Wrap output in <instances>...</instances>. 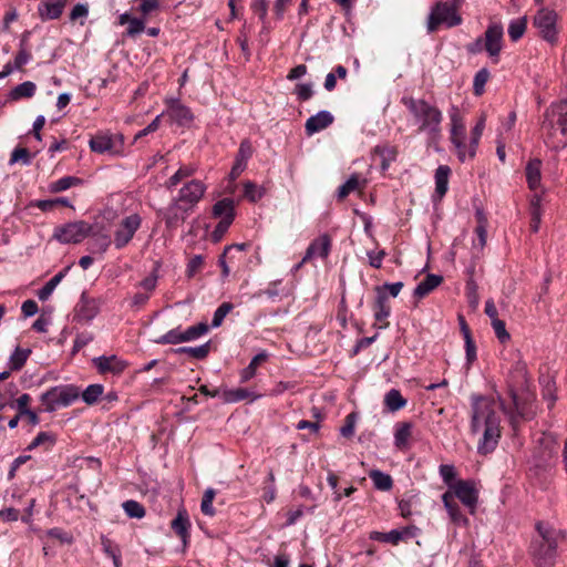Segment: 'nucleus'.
Listing matches in <instances>:
<instances>
[{"mask_svg":"<svg viewBox=\"0 0 567 567\" xmlns=\"http://www.w3.org/2000/svg\"><path fill=\"white\" fill-rule=\"evenodd\" d=\"M30 353H31V350H29V349H21L19 347L16 348L14 352L10 357L11 370H20L24 365Z\"/></svg>","mask_w":567,"mask_h":567,"instance_id":"51","label":"nucleus"},{"mask_svg":"<svg viewBox=\"0 0 567 567\" xmlns=\"http://www.w3.org/2000/svg\"><path fill=\"white\" fill-rule=\"evenodd\" d=\"M332 246V239L328 234H322L313 239L308 246L306 254L302 258V262H308L315 258L326 259Z\"/></svg>","mask_w":567,"mask_h":567,"instance_id":"16","label":"nucleus"},{"mask_svg":"<svg viewBox=\"0 0 567 567\" xmlns=\"http://www.w3.org/2000/svg\"><path fill=\"white\" fill-rule=\"evenodd\" d=\"M369 476L372 480L373 485L377 489L390 491L393 486L392 477L389 474H385L379 470L371 471Z\"/></svg>","mask_w":567,"mask_h":567,"instance_id":"37","label":"nucleus"},{"mask_svg":"<svg viewBox=\"0 0 567 567\" xmlns=\"http://www.w3.org/2000/svg\"><path fill=\"white\" fill-rule=\"evenodd\" d=\"M440 475H441L443 482L451 489L452 486H454V483L456 482L455 481V477H456L455 467L453 465H450V464H443V465L440 466Z\"/></svg>","mask_w":567,"mask_h":567,"instance_id":"61","label":"nucleus"},{"mask_svg":"<svg viewBox=\"0 0 567 567\" xmlns=\"http://www.w3.org/2000/svg\"><path fill=\"white\" fill-rule=\"evenodd\" d=\"M451 130L450 133L466 134L465 124L457 106L450 110Z\"/></svg>","mask_w":567,"mask_h":567,"instance_id":"45","label":"nucleus"},{"mask_svg":"<svg viewBox=\"0 0 567 567\" xmlns=\"http://www.w3.org/2000/svg\"><path fill=\"white\" fill-rule=\"evenodd\" d=\"M80 396V389L74 384H61L42 393L40 400L44 411L54 412L59 408L71 405Z\"/></svg>","mask_w":567,"mask_h":567,"instance_id":"9","label":"nucleus"},{"mask_svg":"<svg viewBox=\"0 0 567 567\" xmlns=\"http://www.w3.org/2000/svg\"><path fill=\"white\" fill-rule=\"evenodd\" d=\"M125 514L131 518L141 519L145 516L146 512L144 506L134 499H128L122 504Z\"/></svg>","mask_w":567,"mask_h":567,"instance_id":"48","label":"nucleus"},{"mask_svg":"<svg viewBox=\"0 0 567 567\" xmlns=\"http://www.w3.org/2000/svg\"><path fill=\"white\" fill-rule=\"evenodd\" d=\"M82 183L79 177L64 176L50 184L49 189L51 193H60Z\"/></svg>","mask_w":567,"mask_h":567,"instance_id":"41","label":"nucleus"},{"mask_svg":"<svg viewBox=\"0 0 567 567\" xmlns=\"http://www.w3.org/2000/svg\"><path fill=\"white\" fill-rule=\"evenodd\" d=\"M212 215L214 218H219V220H228L229 223H233L235 218L234 199L226 197L218 200L213 206Z\"/></svg>","mask_w":567,"mask_h":567,"instance_id":"24","label":"nucleus"},{"mask_svg":"<svg viewBox=\"0 0 567 567\" xmlns=\"http://www.w3.org/2000/svg\"><path fill=\"white\" fill-rule=\"evenodd\" d=\"M402 103L412 114L419 133L427 134L435 141L441 135L442 112L423 99L403 97Z\"/></svg>","mask_w":567,"mask_h":567,"instance_id":"6","label":"nucleus"},{"mask_svg":"<svg viewBox=\"0 0 567 567\" xmlns=\"http://www.w3.org/2000/svg\"><path fill=\"white\" fill-rule=\"evenodd\" d=\"M374 151L382 158L381 165L383 169L388 168L390 163L395 161L398 155V151L394 146H377Z\"/></svg>","mask_w":567,"mask_h":567,"instance_id":"52","label":"nucleus"},{"mask_svg":"<svg viewBox=\"0 0 567 567\" xmlns=\"http://www.w3.org/2000/svg\"><path fill=\"white\" fill-rule=\"evenodd\" d=\"M359 188V177L352 175L338 188V198L344 199L350 193Z\"/></svg>","mask_w":567,"mask_h":567,"instance_id":"55","label":"nucleus"},{"mask_svg":"<svg viewBox=\"0 0 567 567\" xmlns=\"http://www.w3.org/2000/svg\"><path fill=\"white\" fill-rule=\"evenodd\" d=\"M410 529L411 528L408 527V528H404L402 530L392 529L389 533L371 532L370 538L372 540L382 542V543H390V544L396 545L405 536L412 535Z\"/></svg>","mask_w":567,"mask_h":567,"instance_id":"28","label":"nucleus"},{"mask_svg":"<svg viewBox=\"0 0 567 567\" xmlns=\"http://www.w3.org/2000/svg\"><path fill=\"white\" fill-rule=\"evenodd\" d=\"M442 502L453 523L464 525L468 523V519L461 513L460 506L455 502L451 491H447L442 495Z\"/></svg>","mask_w":567,"mask_h":567,"instance_id":"25","label":"nucleus"},{"mask_svg":"<svg viewBox=\"0 0 567 567\" xmlns=\"http://www.w3.org/2000/svg\"><path fill=\"white\" fill-rule=\"evenodd\" d=\"M525 30H526V19L525 18L515 19V20L511 21V23L508 25V35L512 39V41H517L523 37V34L525 33Z\"/></svg>","mask_w":567,"mask_h":567,"instance_id":"53","label":"nucleus"},{"mask_svg":"<svg viewBox=\"0 0 567 567\" xmlns=\"http://www.w3.org/2000/svg\"><path fill=\"white\" fill-rule=\"evenodd\" d=\"M539 446L534 451V464L537 467L550 466L556 460L558 443L551 434L543 433L538 440Z\"/></svg>","mask_w":567,"mask_h":567,"instance_id":"12","label":"nucleus"},{"mask_svg":"<svg viewBox=\"0 0 567 567\" xmlns=\"http://www.w3.org/2000/svg\"><path fill=\"white\" fill-rule=\"evenodd\" d=\"M142 217L137 213L123 217L113 230V245L116 249L125 248L142 226Z\"/></svg>","mask_w":567,"mask_h":567,"instance_id":"11","label":"nucleus"},{"mask_svg":"<svg viewBox=\"0 0 567 567\" xmlns=\"http://www.w3.org/2000/svg\"><path fill=\"white\" fill-rule=\"evenodd\" d=\"M406 400L396 389H391L384 396V404L391 412H396L406 405Z\"/></svg>","mask_w":567,"mask_h":567,"instance_id":"35","label":"nucleus"},{"mask_svg":"<svg viewBox=\"0 0 567 567\" xmlns=\"http://www.w3.org/2000/svg\"><path fill=\"white\" fill-rule=\"evenodd\" d=\"M252 153L254 148L251 143L247 140H244L239 145L235 162L247 165V161L252 156Z\"/></svg>","mask_w":567,"mask_h":567,"instance_id":"59","label":"nucleus"},{"mask_svg":"<svg viewBox=\"0 0 567 567\" xmlns=\"http://www.w3.org/2000/svg\"><path fill=\"white\" fill-rule=\"evenodd\" d=\"M462 0H446L437 2L431 10L426 28L430 33L437 30L439 25L445 24L447 28H453L462 23V17L458 13V8Z\"/></svg>","mask_w":567,"mask_h":567,"instance_id":"8","label":"nucleus"},{"mask_svg":"<svg viewBox=\"0 0 567 567\" xmlns=\"http://www.w3.org/2000/svg\"><path fill=\"white\" fill-rule=\"evenodd\" d=\"M206 190L207 186L199 179L186 182L177 197L164 210L158 212L163 216L166 227L168 229L177 228L202 200Z\"/></svg>","mask_w":567,"mask_h":567,"instance_id":"4","label":"nucleus"},{"mask_svg":"<svg viewBox=\"0 0 567 567\" xmlns=\"http://www.w3.org/2000/svg\"><path fill=\"white\" fill-rule=\"evenodd\" d=\"M485 122L486 117L484 114L481 115L478 121L476 122L475 126L471 131V137L472 138V150L474 147H478L480 140L482 137L483 131L485 128Z\"/></svg>","mask_w":567,"mask_h":567,"instance_id":"60","label":"nucleus"},{"mask_svg":"<svg viewBox=\"0 0 567 567\" xmlns=\"http://www.w3.org/2000/svg\"><path fill=\"white\" fill-rule=\"evenodd\" d=\"M295 94L299 101H308L313 95L312 84L311 83H299L295 87Z\"/></svg>","mask_w":567,"mask_h":567,"instance_id":"64","label":"nucleus"},{"mask_svg":"<svg viewBox=\"0 0 567 567\" xmlns=\"http://www.w3.org/2000/svg\"><path fill=\"white\" fill-rule=\"evenodd\" d=\"M453 492V497L458 498L463 505L467 506L471 509V513L474 512L476 507L478 493L475 488V484L472 481H456L454 486L451 488Z\"/></svg>","mask_w":567,"mask_h":567,"instance_id":"15","label":"nucleus"},{"mask_svg":"<svg viewBox=\"0 0 567 567\" xmlns=\"http://www.w3.org/2000/svg\"><path fill=\"white\" fill-rule=\"evenodd\" d=\"M557 14L553 10L542 9L534 17V25L537 28L540 37L549 43L557 40Z\"/></svg>","mask_w":567,"mask_h":567,"instance_id":"13","label":"nucleus"},{"mask_svg":"<svg viewBox=\"0 0 567 567\" xmlns=\"http://www.w3.org/2000/svg\"><path fill=\"white\" fill-rule=\"evenodd\" d=\"M101 545H102L103 551L112 558L114 566L120 567L121 566V551H120L118 546L105 536L101 537Z\"/></svg>","mask_w":567,"mask_h":567,"instance_id":"40","label":"nucleus"},{"mask_svg":"<svg viewBox=\"0 0 567 567\" xmlns=\"http://www.w3.org/2000/svg\"><path fill=\"white\" fill-rule=\"evenodd\" d=\"M90 235H93L92 225L78 220L55 227L52 238L61 244H80Z\"/></svg>","mask_w":567,"mask_h":567,"instance_id":"10","label":"nucleus"},{"mask_svg":"<svg viewBox=\"0 0 567 567\" xmlns=\"http://www.w3.org/2000/svg\"><path fill=\"white\" fill-rule=\"evenodd\" d=\"M529 215L530 219H542V196L534 194L529 199Z\"/></svg>","mask_w":567,"mask_h":567,"instance_id":"62","label":"nucleus"},{"mask_svg":"<svg viewBox=\"0 0 567 567\" xmlns=\"http://www.w3.org/2000/svg\"><path fill=\"white\" fill-rule=\"evenodd\" d=\"M333 115L329 111H320L310 116L305 124V130L308 136H311L333 123Z\"/></svg>","mask_w":567,"mask_h":567,"instance_id":"21","label":"nucleus"},{"mask_svg":"<svg viewBox=\"0 0 567 567\" xmlns=\"http://www.w3.org/2000/svg\"><path fill=\"white\" fill-rule=\"evenodd\" d=\"M90 148L99 154H117L118 147L113 135L107 133H99L94 135L89 142Z\"/></svg>","mask_w":567,"mask_h":567,"instance_id":"18","label":"nucleus"},{"mask_svg":"<svg viewBox=\"0 0 567 567\" xmlns=\"http://www.w3.org/2000/svg\"><path fill=\"white\" fill-rule=\"evenodd\" d=\"M91 236L93 237V239L91 241V250L93 252L104 254L109 249L110 245L113 244V239H111L110 236H107V235L97 236L93 231V235H91Z\"/></svg>","mask_w":567,"mask_h":567,"instance_id":"50","label":"nucleus"},{"mask_svg":"<svg viewBox=\"0 0 567 567\" xmlns=\"http://www.w3.org/2000/svg\"><path fill=\"white\" fill-rule=\"evenodd\" d=\"M174 351L179 354H188L192 358L197 359V360H203L209 354L210 342L208 341L198 347H181V348L175 349Z\"/></svg>","mask_w":567,"mask_h":567,"instance_id":"36","label":"nucleus"},{"mask_svg":"<svg viewBox=\"0 0 567 567\" xmlns=\"http://www.w3.org/2000/svg\"><path fill=\"white\" fill-rule=\"evenodd\" d=\"M501 401H504L501 394L496 398L472 394L471 396V430L473 433L483 431V436L478 442L477 451L480 454L493 452L501 439V415L498 410L503 411Z\"/></svg>","mask_w":567,"mask_h":567,"instance_id":"1","label":"nucleus"},{"mask_svg":"<svg viewBox=\"0 0 567 567\" xmlns=\"http://www.w3.org/2000/svg\"><path fill=\"white\" fill-rule=\"evenodd\" d=\"M21 162L24 165H29L31 162L30 153L24 147H17L11 153L10 157V164L19 163Z\"/></svg>","mask_w":567,"mask_h":567,"instance_id":"63","label":"nucleus"},{"mask_svg":"<svg viewBox=\"0 0 567 567\" xmlns=\"http://www.w3.org/2000/svg\"><path fill=\"white\" fill-rule=\"evenodd\" d=\"M208 332V326L205 322H199L195 326L188 327L183 331L184 342L197 340Z\"/></svg>","mask_w":567,"mask_h":567,"instance_id":"47","label":"nucleus"},{"mask_svg":"<svg viewBox=\"0 0 567 567\" xmlns=\"http://www.w3.org/2000/svg\"><path fill=\"white\" fill-rule=\"evenodd\" d=\"M540 168L542 162L538 158L530 159L526 166V179L528 183V187L532 190H536L540 185Z\"/></svg>","mask_w":567,"mask_h":567,"instance_id":"29","label":"nucleus"},{"mask_svg":"<svg viewBox=\"0 0 567 567\" xmlns=\"http://www.w3.org/2000/svg\"><path fill=\"white\" fill-rule=\"evenodd\" d=\"M55 443V436L49 432H40L32 442L28 445L29 451H32L39 446H43L44 450L51 449Z\"/></svg>","mask_w":567,"mask_h":567,"instance_id":"43","label":"nucleus"},{"mask_svg":"<svg viewBox=\"0 0 567 567\" xmlns=\"http://www.w3.org/2000/svg\"><path fill=\"white\" fill-rule=\"evenodd\" d=\"M215 494L216 493L213 488H207L204 492L202 504H200V509L204 515H207V516L215 515V509L213 507V501L215 498Z\"/></svg>","mask_w":567,"mask_h":567,"instance_id":"56","label":"nucleus"},{"mask_svg":"<svg viewBox=\"0 0 567 567\" xmlns=\"http://www.w3.org/2000/svg\"><path fill=\"white\" fill-rule=\"evenodd\" d=\"M234 306L230 302H223L214 312L213 320H212V327L217 328L219 327L225 317L233 310Z\"/></svg>","mask_w":567,"mask_h":567,"instance_id":"57","label":"nucleus"},{"mask_svg":"<svg viewBox=\"0 0 567 567\" xmlns=\"http://www.w3.org/2000/svg\"><path fill=\"white\" fill-rule=\"evenodd\" d=\"M66 269L54 275L39 291L38 298L41 301H45L50 298L56 286L64 278Z\"/></svg>","mask_w":567,"mask_h":567,"instance_id":"38","label":"nucleus"},{"mask_svg":"<svg viewBox=\"0 0 567 567\" xmlns=\"http://www.w3.org/2000/svg\"><path fill=\"white\" fill-rule=\"evenodd\" d=\"M453 146L461 162H465L467 158L472 159L476 155L477 147L472 150V138H470L468 143L466 141H461L453 144Z\"/></svg>","mask_w":567,"mask_h":567,"instance_id":"44","label":"nucleus"},{"mask_svg":"<svg viewBox=\"0 0 567 567\" xmlns=\"http://www.w3.org/2000/svg\"><path fill=\"white\" fill-rule=\"evenodd\" d=\"M66 0H43L38 6V13L42 21L59 19L64 10Z\"/></svg>","mask_w":567,"mask_h":567,"instance_id":"22","label":"nucleus"},{"mask_svg":"<svg viewBox=\"0 0 567 567\" xmlns=\"http://www.w3.org/2000/svg\"><path fill=\"white\" fill-rule=\"evenodd\" d=\"M443 281L440 275L429 274L414 289V297L422 299L437 288Z\"/></svg>","mask_w":567,"mask_h":567,"instance_id":"27","label":"nucleus"},{"mask_svg":"<svg viewBox=\"0 0 567 567\" xmlns=\"http://www.w3.org/2000/svg\"><path fill=\"white\" fill-rule=\"evenodd\" d=\"M377 297L372 306L373 316L377 322H380V328L389 327L388 318L391 315V306L388 295L382 288H374Z\"/></svg>","mask_w":567,"mask_h":567,"instance_id":"17","label":"nucleus"},{"mask_svg":"<svg viewBox=\"0 0 567 567\" xmlns=\"http://www.w3.org/2000/svg\"><path fill=\"white\" fill-rule=\"evenodd\" d=\"M413 424L411 422H399L395 424L394 445L398 450L406 452L410 449L409 440L412 436Z\"/></svg>","mask_w":567,"mask_h":567,"instance_id":"23","label":"nucleus"},{"mask_svg":"<svg viewBox=\"0 0 567 567\" xmlns=\"http://www.w3.org/2000/svg\"><path fill=\"white\" fill-rule=\"evenodd\" d=\"M33 206L41 209L42 212H51L58 206L72 207L70 200L65 197H58L53 199H40L34 202Z\"/></svg>","mask_w":567,"mask_h":567,"instance_id":"42","label":"nucleus"},{"mask_svg":"<svg viewBox=\"0 0 567 567\" xmlns=\"http://www.w3.org/2000/svg\"><path fill=\"white\" fill-rule=\"evenodd\" d=\"M166 106L165 115L178 126H189L194 121V114L190 109L178 99L167 100Z\"/></svg>","mask_w":567,"mask_h":567,"instance_id":"14","label":"nucleus"},{"mask_svg":"<svg viewBox=\"0 0 567 567\" xmlns=\"http://www.w3.org/2000/svg\"><path fill=\"white\" fill-rule=\"evenodd\" d=\"M31 60V53L25 48V37L20 42V50L17 53L13 62L16 70H20Z\"/></svg>","mask_w":567,"mask_h":567,"instance_id":"58","label":"nucleus"},{"mask_svg":"<svg viewBox=\"0 0 567 567\" xmlns=\"http://www.w3.org/2000/svg\"><path fill=\"white\" fill-rule=\"evenodd\" d=\"M488 79L489 72L487 69L483 68L480 71H477L473 82V90L475 95L480 96L484 93V87Z\"/></svg>","mask_w":567,"mask_h":567,"instance_id":"54","label":"nucleus"},{"mask_svg":"<svg viewBox=\"0 0 567 567\" xmlns=\"http://www.w3.org/2000/svg\"><path fill=\"white\" fill-rule=\"evenodd\" d=\"M260 396V394H254L244 388L227 390L224 392V400L227 403H236L244 400L255 401Z\"/></svg>","mask_w":567,"mask_h":567,"instance_id":"33","label":"nucleus"},{"mask_svg":"<svg viewBox=\"0 0 567 567\" xmlns=\"http://www.w3.org/2000/svg\"><path fill=\"white\" fill-rule=\"evenodd\" d=\"M103 390L102 384H91L82 392V400L86 404L92 405L97 402L99 398L103 394Z\"/></svg>","mask_w":567,"mask_h":567,"instance_id":"49","label":"nucleus"},{"mask_svg":"<svg viewBox=\"0 0 567 567\" xmlns=\"http://www.w3.org/2000/svg\"><path fill=\"white\" fill-rule=\"evenodd\" d=\"M451 169L446 165H440L435 171V193L443 197L449 188V177Z\"/></svg>","mask_w":567,"mask_h":567,"instance_id":"32","label":"nucleus"},{"mask_svg":"<svg viewBox=\"0 0 567 567\" xmlns=\"http://www.w3.org/2000/svg\"><path fill=\"white\" fill-rule=\"evenodd\" d=\"M94 367L102 374L113 373L118 374L124 371L126 368V363L123 360H120L116 355H101L96 357L92 360Z\"/></svg>","mask_w":567,"mask_h":567,"instance_id":"20","label":"nucleus"},{"mask_svg":"<svg viewBox=\"0 0 567 567\" xmlns=\"http://www.w3.org/2000/svg\"><path fill=\"white\" fill-rule=\"evenodd\" d=\"M536 535L529 545V555L535 567H553L558 556L557 548L565 542V530L547 522L536 523Z\"/></svg>","mask_w":567,"mask_h":567,"instance_id":"3","label":"nucleus"},{"mask_svg":"<svg viewBox=\"0 0 567 567\" xmlns=\"http://www.w3.org/2000/svg\"><path fill=\"white\" fill-rule=\"evenodd\" d=\"M197 171V167L192 164L181 165L178 169L166 181L165 186L167 189H172L177 186L182 181L193 176Z\"/></svg>","mask_w":567,"mask_h":567,"instance_id":"30","label":"nucleus"},{"mask_svg":"<svg viewBox=\"0 0 567 567\" xmlns=\"http://www.w3.org/2000/svg\"><path fill=\"white\" fill-rule=\"evenodd\" d=\"M172 529L181 537L184 544L187 543L189 537V518L185 508L177 512L176 517L172 520Z\"/></svg>","mask_w":567,"mask_h":567,"instance_id":"26","label":"nucleus"},{"mask_svg":"<svg viewBox=\"0 0 567 567\" xmlns=\"http://www.w3.org/2000/svg\"><path fill=\"white\" fill-rule=\"evenodd\" d=\"M506 385L512 403L507 405L505 401H501V405L513 430L516 431L520 420L533 419L536 414L534 406L536 395L530 388L527 365L524 361L517 360L512 365Z\"/></svg>","mask_w":567,"mask_h":567,"instance_id":"2","label":"nucleus"},{"mask_svg":"<svg viewBox=\"0 0 567 567\" xmlns=\"http://www.w3.org/2000/svg\"><path fill=\"white\" fill-rule=\"evenodd\" d=\"M542 135L551 150L559 151L567 146V100L554 103L546 110Z\"/></svg>","mask_w":567,"mask_h":567,"instance_id":"5","label":"nucleus"},{"mask_svg":"<svg viewBox=\"0 0 567 567\" xmlns=\"http://www.w3.org/2000/svg\"><path fill=\"white\" fill-rule=\"evenodd\" d=\"M486 219L483 217V215H478V224L475 227V235L476 238L473 240V247L474 249L481 251L486 245V238H487V229H486Z\"/></svg>","mask_w":567,"mask_h":567,"instance_id":"39","label":"nucleus"},{"mask_svg":"<svg viewBox=\"0 0 567 567\" xmlns=\"http://www.w3.org/2000/svg\"><path fill=\"white\" fill-rule=\"evenodd\" d=\"M157 344H178L183 343V330L181 327L167 331L165 334L154 339Z\"/></svg>","mask_w":567,"mask_h":567,"instance_id":"46","label":"nucleus"},{"mask_svg":"<svg viewBox=\"0 0 567 567\" xmlns=\"http://www.w3.org/2000/svg\"><path fill=\"white\" fill-rule=\"evenodd\" d=\"M99 312L100 301L94 298H89L83 293L75 309V317L78 320L89 322L94 319Z\"/></svg>","mask_w":567,"mask_h":567,"instance_id":"19","label":"nucleus"},{"mask_svg":"<svg viewBox=\"0 0 567 567\" xmlns=\"http://www.w3.org/2000/svg\"><path fill=\"white\" fill-rule=\"evenodd\" d=\"M267 358L268 354L266 352L256 354L249 364L240 371V382L245 383L252 379L256 375L258 365L265 362Z\"/></svg>","mask_w":567,"mask_h":567,"instance_id":"34","label":"nucleus"},{"mask_svg":"<svg viewBox=\"0 0 567 567\" xmlns=\"http://www.w3.org/2000/svg\"><path fill=\"white\" fill-rule=\"evenodd\" d=\"M504 42V28L499 22H492L487 25L483 37L477 38L467 45L472 54L485 51L493 63L499 62Z\"/></svg>","mask_w":567,"mask_h":567,"instance_id":"7","label":"nucleus"},{"mask_svg":"<svg viewBox=\"0 0 567 567\" xmlns=\"http://www.w3.org/2000/svg\"><path fill=\"white\" fill-rule=\"evenodd\" d=\"M37 91V85L32 81H25L16 87H13L9 93L10 101H19L21 99H31Z\"/></svg>","mask_w":567,"mask_h":567,"instance_id":"31","label":"nucleus"}]
</instances>
